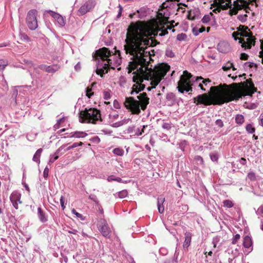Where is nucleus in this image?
<instances>
[{
    "mask_svg": "<svg viewBox=\"0 0 263 263\" xmlns=\"http://www.w3.org/2000/svg\"><path fill=\"white\" fill-rule=\"evenodd\" d=\"M149 31L142 25L141 22L132 23L127 30L124 50L130 57L132 61L129 62L128 67L130 72L133 71L135 74L133 81L137 83L133 86L131 95L138 93L143 89L144 87L139 83L144 80L150 81L152 86L147 87V91L155 88L170 68L167 65L165 67L155 66L154 68L150 65L152 54L147 47L149 44Z\"/></svg>",
    "mask_w": 263,
    "mask_h": 263,
    "instance_id": "obj_1",
    "label": "nucleus"
},
{
    "mask_svg": "<svg viewBox=\"0 0 263 263\" xmlns=\"http://www.w3.org/2000/svg\"><path fill=\"white\" fill-rule=\"evenodd\" d=\"M93 58L97 61L96 73L102 77L109 69H115L121 63L120 54L114 53L106 47L97 50Z\"/></svg>",
    "mask_w": 263,
    "mask_h": 263,
    "instance_id": "obj_2",
    "label": "nucleus"
},
{
    "mask_svg": "<svg viewBox=\"0 0 263 263\" xmlns=\"http://www.w3.org/2000/svg\"><path fill=\"white\" fill-rule=\"evenodd\" d=\"M137 99L133 97H126L124 102L126 108L132 114L139 115L141 110H144L149 104V98L145 92L140 93L137 96Z\"/></svg>",
    "mask_w": 263,
    "mask_h": 263,
    "instance_id": "obj_3",
    "label": "nucleus"
},
{
    "mask_svg": "<svg viewBox=\"0 0 263 263\" xmlns=\"http://www.w3.org/2000/svg\"><path fill=\"white\" fill-rule=\"evenodd\" d=\"M197 77H193L190 73L186 71H183V74L181 76L180 79L178 82L177 89L180 93L185 92H191L193 90V86L198 87V84L195 83V79Z\"/></svg>",
    "mask_w": 263,
    "mask_h": 263,
    "instance_id": "obj_4",
    "label": "nucleus"
},
{
    "mask_svg": "<svg viewBox=\"0 0 263 263\" xmlns=\"http://www.w3.org/2000/svg\"><path fill=\"white\" fill-rule=\"evenodd\" d=\"M79 120L83 123L86 122L96 124L102 122L100 111L96 108L85 109L83 112H81L79 116Z\"/></svg>",
    "mask_w": 263,
    "mask_h": 263,
    "instance_id": "obj_5",
    "label": "nucleus"
},
{
    "mask_svg": "<svg viewBox=\"0 0 263 263\" xmlns=\"http://www.w3.org/2000/svg\"><path fill=\"white\" fill-rule=\"evenodd\" d=\"M238 34L236 32H234L232 36L235 40H239V43H241L242 47L245 48V49H250L252 45H255L256 39L253 36L251 31H246L241 33V36L243 37L240 39L235 36V35Z\"/></svg>",
    "mask_w": 263,
    "mask_h": 263,
    "instance_id": "obj_6",
    "label": "nucleus"
},
{
    "mask_svg": "<svg viewBox=\"0 0 263 263\" xmlns=\"http://www.w3.org/2000/svg\"><path fill=\"white\" fill-rule=\"evenodd\" d=\"M259 0H236L234 2V7L238 10L244 9L246 13L252 11L253 7L257 6V2Z\"/></svg>",
    "mask_w": 263,
    "mask_h": 263,
    "instance_id": "obj_7",
    "label": "nucleus"
},
{
    "mask_svg": "<svg viewBox=\"0 0 263 263\" xmlns=\"http://www.w3.org/2000/svg\"><path fill=\"white\" fill-rule=\"evenodd\" d=\"M240 98L239 92L226 91L218 96L216 99V103L219 105L234 100H238Z\"/></svg>",
    "mask_w": 263,
    "mask_h": 263,
    "instance_id": "obj_8",
    "label": "nucleus"
},
{
    "mask_svg": "<svg viewBox=\"0 0 263 263\" xmlns=\"http://www.w3.org/2000/svg\"><path fill=\"white\" fill-rule=\"evenodd\" d=\"M37 11L32 9L28 11L26 17V23L28 28L34 30L37 28V21L36 18Z\"/></svg>",
    "mask_w": 263,
    "mask_h": 263,
    "instance_id": "obj_9",
    "label": "nucleus"
},
{
    "mask_svg": "<svg viewBox=\"0 0 263 263\" xmlns=\"http://www.w3.org/2000/svg\"><path fill=\"white\" fill-rule=\"evenodd\" d=\"M177 4L172 3L171 1H166L163 3L159 14L164 18H168L171 15L170 9H176Z\"/></svg>",
    "mask_w": 263,
    "mask_h": 263,
    "instance_id": "obj_10",
    "label": "nucleus"
},
{
    "mask_svg": "<svg viewBox=\"0 0 263 263\" xmlns=\"http://www.w3.org/2000/svg\"><path fill=\"white\" fill-rule=\"evenodd\" d=\"M194 102L196 105L203 104L205 106L210 105L212 104L213 101L208 93H204L202 95H199L196 98L193 99Z\"/></svg>",
    "mask_w": 263,
    "mask_h": 263,
    "instance_id": "obj_11",
    "label": "nucleus"
},
{
    "mask_svg": "<svg viewBox=\"0 0 263 263\" xmlns=\"http://www.w3.org/2000/svg\"><path fill=\"white\" fill-rule=\"evenodd\" d=\"M96 5L95 1L93 0H88L78 10V14L83 15L87 12L91 10Z\"/></svg>",
    "mask_w": 263,
    "mask_h": 263,
    "instance_id": "obj_12",
    "label": "nucleus"
},
{
    "mask_svg": "<svg viewBox=\"0 0 263 263\" xmlns=\"http://www.w3.org/2000/svg\"><path fill=\"white\" fill-rule=\"evenodd\" d=\"M46 13H48L50 14V16H51L56 22V23L60 26V27H63L65 25V20H64V17L61 15L60 14L53 11L52 10H46L44 12V15H45Z\"/></svg>",
    "mask_w": 263,
    "mask_h": 263,
    "instance_id": "obj_13",
    "label": "nucleus"
},
{
    "mask_svg": "<svg viewBox=\"0 0 263 263\" xmlns=\"http://www.w3.org/2000/svg\"><path fill=\"white\" fill-rule=\"evenodd\" d=\"M99 230L104 237L108 238L110 237L111 230L105 219L101 220L99 227Z\"/></svg>",
    "mask_w": 263,
    "mask_h": 263,
    "instance_id": "obj_14",
    "label": "nucleus"
},
{
    "mask_svg": "<svg viewBox=\"0 0 263 263\" xmlns=\"http://www.w3.org/2000/svg\"><path fill=\"white\" fill-rule=\"evenodd\" d=\"M21 194L18 192H13L10 196V200L15 209H18V204L22 203Z\"/></svg>",
    "mask_w": 263,
    "mask_h": 263,
    "instance_id": "obj_15",
    "label": "nucleus"
},
{
    "mask_svg": "<svg viewBox=\"0 0 263 263\" xmlns=\"http://www.w3.org/2000/svg\"><path fill=\"white\" fill-rule=\"evenodd\" d=\"M217 49L220 52L226 53L231 51V47L228 42L222 41L218 44Z\"/></svg>",
    "mask_w": 263,
    "mask_h": 263,
    "instance_id": "obj_16",
    "label": "nucleus"
},
{
    "mask_svg": "<svg viewBox=\"0 0 263 263\" xmlns=\"http://www.w3.org/2000/svg\"><path fill=\"white\" fill-rule=\"evenodd\" d=\"M200 11L199 8H194L187 12L186 18L190 20H195L200 17Z\"/></svg>",
    "mask_w": 263,
    "mask_h": 263,
    "instance_id": "obj_17",
    "label": "nucleus"
},
{
    "mask_svg": "<svg viewBox=\"0 0 263 263\" xmlns=\"http://www.w3.org/2000/svg\"><path fill=\"white\" fill-rule=\"evenodd\" d=\"M214 3L220 6L223 9L226 10L231 7V0H214Z\"/></svg>",
    "mask_w": 263,
    "mask_h": 263,
    "instance_id": "obj_18",
    "label": "nucleus"
},
{
    "mask_svg": "<svg viewBox=\"0 0 263 263\" xmlns=\"http://www.w3.org/2000/svg\"><path fill=\"white\" fill-rule=\"evenodd\" d=\"M65 145H62L60 146L54 153V154L52 155H50V159L48 162V165H51L52 163H53L55 160H57L59 157V155H60V153L64 149Z\"/></svg>",
    "mask_w": 263,
    "mask_h": 263,
    "instance_id": "obj_19",
    "label": "nucleus"
},
{
    "mask_svg": "<svg viewBox=\"0 0 263 263\" xmlns=\"http://www.w3.org/2000/svg\"><path fill=\"white\" fill-rule=\"evenodd\" d=\"M185 240L183 242V247L184 249L187 250L188 247L190 246L192 235L189 232H186L184 233Z\"/></svg>",
    "mask_w": 263,
    "mask_h": 263,
    "instance_id": "obj_20",
    "label": "nucleus"
},
{
    "mask_svg": "<svg viewBox=\"0 0 263 263\" xmlns=\"http://www.w3.org/2000/svg\"><path fill=\"white\" fill-rule=\"evenodd\" d=\"M37 216L39 220L42 223H45L47 221L48 219L46 213L41 207L37 208Z\"/></svg>",
    "mask_w": 263,
    "mask_h": 263,
    "instance_id": "obj_21",
    "label": "nucleus"
},
{
    "mask_svg": "<svg viewBox=\"0 0 263 263\" xmlns=\"http://www.w3.org/2000/svg\"><path fill=\"white\" fill-rule=\"evenodd\" d=\"M166 99V102L168 106H172L176 102V96L172 92H170L167 94Z\"/></svg>",
    "mask_w": 263,
    "mask_h": 263,
    "instance_id": "obj_22",
    "label": "nucleus"
},
{
    "mask_svg": "<svg viewBox=\"0 0 263 263\" xmlns=\"http://www.w3.org/2000/svg\"><path fill=\"white\" fill-rule=\"evenodd\" d=\"M243 245L245 248L252 250V241L250 237L246 236L243 239Z\"/></svg>",
    "mask_w": 263,
    "mask_h": 263,
    "instance_id": "obj_23",
    "label": "nucleus"
},
{
    "mask_svg": "<svg viewBox=\"0 0 263 263\" xmlns=\"http://www.w3.org/2000/svg\"><path fill=\"white\" fill-rule=\"evenodd\" d=\"M165 200L164 198L163 197H160L158 198L157 199V206H158V212L160 213H163L164 211V208L163 205V202Z\"/></svg>",
    "mask_w": 263,
    "mask_h": 263,
    "instance_id": "obj_24",
    "label": "nucleus"
},
{
    "mask_svg": "<svg viewBox=\"0 0 263 263\" xmlns=\"http://www.w3.org/2000/svg\"><path fill=\"white\" fill-rule=\"evenodd\" d=\"M137 13L139 18H144L147 14V9L145 7H142L137 11Z\"/></svg>",
    "mask_w": 263,
    "mask_h": 263,
    "instance_id": "obj_25",
    "label": "nucleus"
},
{
    "mask_svg": "<svg viewBox=\"0 0 263 263\" xmlns=\"http://www.w3.org/2000/svg\"><path fill=\"white\" fill-rule=\"evenodd\" d=\"M43 149L42 148H39L38 149L35 153L34 154L32 160L35 162H36L38 164H40V157L41 155V154L42 153Z\"/></svg>",
    "mask_w": 263,
    "mask_h": 263,
    "instance_id": "obj_26",
    "label": "nucleus"
},
{
    "mask_svg": "<svg viewBox=\"0 0 263 263\" xmlns=\"http://www.w3.org/2000/svg\"><path fill=\"white\" fill-rule=\"evenodd\" d=\"M235 121L237 124L241 125L245 122L244 116L241 114H237L235 116Z\"/></svg>",
    "mask_w": 263,
    "mask_h": 263,
    "instance_id": "obj_27",
    "label": "nucleus"
},
{
    "mask_svg": "<svg viewBox=\"0 0 263 263\" xmlns=\"http://www.w3.org/2000/svg\"><path fill=\"white\" fill-rule=\"evenodd\" d=\"M60 68V66L57 65H52L50 66H48L47 70H46V72L48 73H54L57 71L59 70Z\"/></svg>",
    "mask_w": 263,
    "mask_h": 263,
    "instance_id": "obj_28",
    "label": "nucleus"
},
{
    "mask_svg": "<svg viewBox=\"0 0 263 263\" xmlns=\"http://www.w3.org/2000/svg\"><path fill=\"white\" fill-rule=\"evenodd\" d=\"M231 68H232L233 71L236 70V68H235L234 67L233 64L232 63L230 62V61H228L226 64H224L222 67V69L224 71H228V70L230 69Z\"/></svg>",
    "mask_w": 263,
    "mask_h": 263,
    "instance_id": "obj_29",
    "label": "nucleus"
},
{
    "mask_svg": "<svg viewBox=\"0 0 263 263\" xmlns=\"http://www.w3.org/2000/svg\"><path fill=\"white\" fill-rule=\"evenodd\" d=\"M202 82H203V78H202L201 77L196 78L195 83H198V87L200 88L202 91H206V89L204 87Z\"/></svg>",
    "mask_w": 263,
    "mask_h": 263,
    "instance_id": "obj_30",
    "label": "nucleus"
},
{
    "mask_svg": "<svg viewBox=\"0 0 263 263\" xmlns=\"http://www.w3.org/2000/svg\"><path fill=\"white\" fill-rule=\"evenodd\" d=\"M24 62L26 64V65L28 67V68H29V69L28 70V71L30 72V76L31 77H32V72L31 71L30 69L31 68V67H33L35 70H36L37 69V67H35L34 66V64L31 61L24 60Z\"/></svg>",
    "mask_w": 263,
    "mask_h": 263,
    "instance_id": "obj_31",
    "label": "nucleus"
},
{
    "mask_svg": "<svg viewBox=\"0 0 263 263\" xmlns=\"http://www.w3.org/2000/svg\"><path fill=\"white\" fill-rule=\"evenodd\" d=\"M205 31V28L202 27L200 28L196 27L193 28L192 32L195 36H197L200 33H202Z\"/></svg>",
    "mask_w": 263,
    "mask_h": 263,
    "instance_id": "obj_32",
    "label": "nucleus"
},
{
    "mask_svg": "<svg viewBox=\"0 0 263 263\" xmlns=\"http://www.w3.org/2000/svg\"><path fill=\"white\" fill-rule=\"evenodd\" d=\"M64 231L66 232H68L70 234H72L74 235H77L78 233V231L76 229L70 228L69 226H65L63 228Z\"/></svg>",
    "mask_w": 263,
    "mask_h": 263,
    "instance_id": "obj_33",
    "label": "nucleus"
},
{
    "mask_svg": "<svg viewBox=\"0 0 263 263\" xmlns=\"http://www.w3.org/2000/svg\"><path fill=\"white\" fill-rule=\"evenodd\" d=\"M246 130L248 134H253L255 131V128L253 126V124L249 123L246 125Z\"/></svg>",
    "mask_w": 263,
    "mask_h": 263,
    "instance_id": "obj_34",
    "label": "nucleus"
},
{
    "mask_svg": "<svg viewBox=\"0 0 263 263\" xmlns=\"http://www.w3.org/2000/svg\"><path fill=\"white\" fill-rule=\"evenodd\" d=\"M112 152L117 156H122L124 155V151L122 148L117 147L114 149Z\"/></svg>",
    "mask_w": 263,
    "mask_h": 263,
    "instance_id": "obj_35",
    "label": "nucleus"
},
{
    "mask_svg": "<svg viewBox=\"0 0 263 263\" xmlns=\"http://www.w3.org/2000/svg\"><path fill=\"white\" fill-rule=\"evenodd\" d=\"M111 91L110 90H104L103 92V97L106 100H108L110 99L111 96Z\"/></svg>",
    "mask_w": 263,
    "mask_h": 263,
    "instance_id": "obj_36",
    "label": "nucleus"
},
{
    "mask_svg": "<svg viewBox=\"0 0 263 263\" xmlns=\"http://www.w3.org/2000/svg\"><path fill=\"white\" fill-rule=\"evenodd\" d=\"M86 135L87 134L84 132H76L70 137L76 138H83L85 137Z\"/></svg>",
    "mask_w": 263,
    "mask_h": 263,
    "instance_id": "obj_37",
    "label": "nucleus"
},
{
    "mask_svg": "<svg viewBox=\"0 0 263 263\" xmlns=\"http://www.w3.org/2000/svg\"><path fill=\"white\" fill-rule=\"evenodd\" d=\"M246 85H248L250 89L252 91L253 93L256 91V88L254 87L253 83L251 80H247L246 81Z\"/></svg>",
    "mask_w": 263,
    "mask_h": 263,
    "instance_id": "obj_38",
    "label": "nucleus"
},
{
    "mask_svg": "<svg viewBox=\"0 0 263 263\" xmlns=\"http://www.w3.org/2000/svg\"><path fill=\"white\" fill-rule=\"evenodd\" d=\"M245 75V74H243V75H239L238 78L237 76L235 77L231 76V74H229L228 77H231L233 81H241L242 80L245 79V77L243 78Z\"/></svg>",
    "mask_w": 263,
    "mask_h": 263,
    "instance_id": "obj_39",
    "label": "nucleus"
},
{
    "mask_svg": "<svg viewBox=\"0 0 263 263\" xmlns=\"http://www.w3.org/2000/svg\"><path fill=\"white\" fill-rule=\"evenodd\" d=\"M186 38V34L183 33H179L177 36V39L179 41H185Z\"/></svg>",
    "mask_w": 263,
    "mask_h": 263,
    "instance_id": "obj_40",
    "label": "nucleus"
},
{
    "mask_svg": "<svg viewBox=\"0 0 263 263\" xmlns=\"http://www.w3.org/2000/svg\"><path fill=\"white\" fill-rule=\"evenodd\" d=\"M8 65V61L4 59H0V70H3Z\"/></svg>",
    "mask_w": 263,
    "mask_h": 263,
    "instance_id": "obj_41",
    "label": "nucleus"
},
{
    "mask_svg": "<svg viewBox=\"0 0 263 263\" xmlns=\"http://www.w3.org/2000/svg\"><path fill=\"white\" fill-rule=\"evenodd\" d=\"M223 206L228 208H231L233 206V202L230 200H225L223 202Z\"/></svg>",
    "mask_w": 263,
    "mask_h": 263,
    "instance_id": "obj_42",
    "label": "nucleus"
},
{
    "mask_svg": "<svg viewBox=\"0 0 263 263\" xmlns=\"http://www.w3.org/2000/svg\"><path fill=\"white\" fill-rule=\"evenodd\" d=\"M211 160L214 162H216L218 159V155L217 153L214 152L210 155Z\"/></svg>",
    "mask_w": 263,
    "mask_h": 263,
    "instance_id": "obj_43",
    "label": "nucleus"
},
{
    "mask_svg": "<svg viewBox=\"0 0 263 263\" xmlns=\"http://www.w3.org/2000/svg\"><path fill=\"white\" fill-rule=\"evenodd\" d=\"M128 193L126 190H123L118 192V196L120 198H124L127 196Z\"/></svg>",
    "mask_w": 263,
    "mask_h": 263,
    "instance_id": "obj_44",
    "label": "nucleus"
},
{
    "mask_svg": "<svg viewBox=\"0 0 263 263\" xmlns=\"http://www.w3.org/2000/svg\"><path fill=\"white\" fill-rule=\"evenodd\" d=\"M89 199L95 202L97 205H99V201L96 195L94 194H91L89 196Z\"/></svg>",
    "mask_w": 263,
    "mask_h": 263,
    "instance_id": "obj_45",
    "label": "nucleus"
},
{
    "mask_svg": "<svg viewBox=\"0 0 263 263\" xmlns=\"http://www.w3.org/2000/svg\"><path fill=\"white\" fill-rule=\"evenodd\" d=\"M162 127L168 130L172 128V124L171 123L163 122L162 124Z\"/></svg>",
    "mask_w": 263,
    "mask_h": 263,
    "instance_id": "obj_46",
    "label": "nucleus"
},
{
    "mask_svg": "<svg viewBox=\"0 0 263 263\" xmlns=\"http://www.w3.org/2000/svg\"><path fill=\"white\" fill-rule=\"evenodd\" d=\"M247 177L250 180L254 181L256 180V175L253 172H249L247 175Z\"/></svg>",
    "mask_w": 263,
    "mask_h": 263,
    "instance_id": "obj_47",
    "label": "nucleus"
},
{
    "mask_svg": "<svg viewBox=\"0 0 263 263\" xmlns=\"http://www.w3.org/2000/svg\"><path fill=\"white\" fill-rule=\"evenodd\" d=\"M159 137L160 138V139L163 141H168L169 140L168 139L167 136L166 134H164L163 133H161L159 134Z\"/></svg>",
    "mask_w": 263,
    "mask_h": 263,
    "instance_id": "obj_48",
    "label": "nucleus"
},
{
    "mask_svg": "<svg viewBox=\"0 0 263 263\" xmlns=\"http://www.w3.org/2000/svg\"><path fill=\"white\" fill-rule=\"evenodd\" d=\"M135 135L139 136L141 135L143 133H144V132L143 131V129H140V128H137V129H135Z\"/></svg>",
    "mask_w": 263,
    "mask_h": 263,
    "instance_id": "obj_49",
    "label": "nucleus"
},
{
    "mask_svg": "<svg viewBox=\"0 0 263 263\" xmlns=\"http://www.w3.org/2000/svg\"><path fill=\"white\" fill-rule=\"evenodd\" d=\"M257 215L263 217V205H260L256 211Z\"/></svg>",
    "mask_w": 263,
    "mask_h": 263,
    "instance_id": "obj_50",
    "label": "nucleus"
},
{
    "mask_svg": "<svg viewBox=\"0 0 263 263\" xmlns=\"http://www.w3.org/2000/svg\"><path fill=\"white\" fill-rule=\"evenodd\" d=\"M211 20L210 16L209 15H205L202 18L201 21L203 23L206 24L210 22Z\"/></svg>",
    "mask_w": 263,
    "mask_h": 263,
    "instance_id": "obj_51",
    "label": "nucleus"
},
{
    "mask_svg": "<svg viewBox=\"0 0 263 263\" xmlns=\"http://www.w3.org/2000/svg\"><path fill=\"white\" fill-rule=\"evenodd\" d=\"M215 124L219 128H221L223 126V123L221 119L216 120L215 121Z\"/></svg>",
    "mask_w": 263,
    "mask_h": 263,
    "instance_id": "obj_52",
    "label": "nucleus"
},
{
    "mask_svg": "<svg viewBox=\"0 0 263 263\" xmlns=\"http://www.w3.org/2000/svg\"><path fill=\"white\" fill-rule=\"evenodd\" d=\"M159 253L162 255H166L167 253V250L165 248L162 247L159 249Z\"/></svg>",
    "mask_w": 263,
    "mask_h": 263,
    "instance_id": "obj_53",
    "label": "nucleus"
},
{
    "mask_svg": "<svg viewBox=\"0 0 263 263\" xmlns=\"http://www.w3.org/2000/svg\"><path fill=\"white\" fill-rule=\"evenodd\" d=\"M86 95L89 98L93 95V92H92L91 88H87L86 89Z\"/></svg>",
    "mask_w": 263,
    "mask_h": 263,
    "instance_id": "obj_54",
    "label": "nucleus"
},
{
    "mask_svg": "<svg viewBox=\"0 0 263 263\" xmlns=\"http://www.w3.org/2000/svg\"><path fill=\"white\" fill-rule=\"evenodd\" d=\"M195 159L199 164H202L203 163V160L202 158L199 156H196Z\"/></svg>",
    "mask_w": 263,
    "mask_h": 263,
    "instance_id": "obj_55",
    "label": "nucleus"
},
{
    "mask_svg": "<svg viewBox=\"0 0 263 263\" xmlns=\"http://www.w3.org/2000/svg\"><path fill=\"white\" fill-rule=\"evenodd\" d=\"M240 238V236L239 234H236L233 238V240H232V243L233 244H235L236 243L237 241H238V240H239Z\"/></svg>",
    "mask_w": 263,
    "mask_h": 263,
    "instance_id": "obj_56",
    "label": "nucleus"
},
{
    "mask_svg": "<svg viewBox=\"0 0 263 263\" xmlns=\"http://www.w3.org/2000/svg\"><path fill=\"white\" fill-rule=\"evenodd\" d=\"M247 15H239L238 16V18L242 22H244L247 20Z\"/></svg>",
    "mask_w": 263,
    "mask_h": 263,
    "instance_id": "obj_57",
    "label": "nucleus"
},
{
    "mask_svg": "<svg viewBox=\"0 0 263 263\" xmlns=\"http://www.w3.org/2000/svg\"><path fill=\"white\" fill-rule=\"evenodd\" d=\"M48 174H49V168L48 166H47L44 170L43 172V176L45 178H47L48 177Z\"/></svg>",
    "mask_w": 263,
    "mask_h": 263,
    "instance_id": "obj_58",
    "label": "nucleus"
},
{
    "mask_svg": "<svg viewBox=\"0 0 263 263\" xmlns=\"http://www.w3.org/2000/svg\"><path fill=\"white\" fill-rule=\"evenodd\" d=\"M72 213L73 214H74L77 217L83 219V218H82V217H83L82 215L80 214L79 213L77 212L75 209H73L72 210Z\"/></svg>",
    "mask_w": 263,
    "mask_h": 263,
    "instance_id": "obj_59",
    "label": "nucleus"
},
{
    "mask_svg": "<svg viewBox=\"0 0 263 263\" xmlns=\"http://www.w3.org/2000/svg\"><path fill=\"white\" fill-rule=\"evenodd\" d=\"M258 105V103H250L249 106H248V108L251 109H254L257 107Z\"/></svg>",
    "mask_w": 263,
    "mask_h": 263,
    "instance_id": "obj_60",
    "label": "nucleus"
},
{
    "mask_svg": "<svg viewBox=\"0 0 263 263\" xmlns=\"http://www.w3.org/2000/svg\"><path fill=\"white\" fill-rule=\"evenodd\" d=\"M21 39L22 40L29 41L30 39L29 37L26 34H21Z\"/></svg>",
    "mask_w": 263,
    "mask_h": 263,
    "instance_id": "obj_61",
    "label": "nucleus"
},
{
    "mask_svg": "<svg viewBox=\"0 0 263 263\" xmlns=\"http://www.w3.org/2000/svg\"><path fill=\"white\" fill-rule=\"evenodd\" d=\"M64 121V118H60L59 120H58L56 124L54 125V127L58 128L59 125H60V124L62 122H63Z\"/></svg>",
    "mask_w": 263,
    "mask_h": 263,
    "instance_id": "obj_62",
    "label": "nucleus"
},
{
    "mask_svg": "<svg viewBox=\"0 0 263 263\" xmlns=\"http://www.w3.org/2000/svg\"><path fill=\"white\" fill-rule=\"evenodd\" d=\"M60 200V203H61V207L63 210H64V209L65 208V206L64 205L65 199H64V197L61 196Z\"/></svg>",
    "mask_w": 263,
    "mask_h": 263,
    "instance_id": "obj_63",
    "label": "nucleus"
},
{
    "mask_svg": "<svg viewBox=\"0 0 263 263\" xmlns=\"http://www.w3.org/2000/svg\"><path fill=\"white\" fill-rule=\"evenodd\" d=\"M248 55L245 53H242L240 54V59L242 60H247L248 59Z\"/></svg>",
    "mask_w": 263,
    "mask_h": 263,
    "instance_id": "obj_64",
    "label": "nucleus"
}]
</instances>
